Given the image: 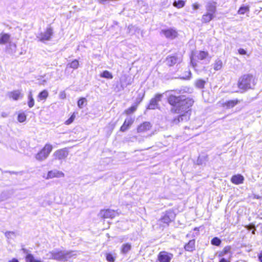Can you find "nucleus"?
<instances>
[{"label":"nucleus","instance_id":"52","mask_svg":"<svg viewBox=\"0 0 262 262\" xmlns=\"http://www.w3.org/2000/svg\"><path fill=\"white\" fill-rule=\"evenodd\" d=\"M46 82V81L45 80H44L43 81V83H42V84H44V83H45Z\"/></svg>","mask_w":262,"mask_h":262},{"label":"nucleus","instance_id":"51","mask_svg":"<svg viewBox=\"0 0 262 262\" xmlns=\"http://www.w3.org/2000/svg\"><path fill=\"white\" fill-rule=\"evenodd\" d=\"M194 230H198H198H199V228H196H196H195L194 229Z\"/></svg>","mask_w":262,"mask_h":262},{"label":"nucleus","instance_id":"45","mask_svg":"<svg viewBox=\"0 0 262 262\" xmlns=\"http://www.w3.org/2000/svg\"><path fill=\"white\" fill-rule=\"evenodd\" d=\"M128 127L125 125L124 124H123V125L121 126L120 128V130L122 132H124L126 130L128 129Z\"/></svg>","mask_w":262,"mask_h":262},{"label":"nucleus","instance_id":"7","mask_svg":"<svg viewBox=\"0 0 262 262\" xmlns=\"http://www.w3.org/2000/svg\"><path fill=\"white\" fill-rule=\"evenodd\" d=\"M163 94H156L154 98H152L147 107L148 109L155 110L158 108V102L161 101Z\"/></svg>","mask_w":262,"mask_h":262},{"label":"nucleus","instance_id":"20","mask_svg":"<svg viewBox=\"0 0 262 262\" xmlns=\"http://www.w3.org/2000/svg\"><path fill=\"white\" fill-rule=\"evenodd\" d=\"M10 36L8 34L2 33L0 35V44H6L10 41Z\"/></svg>","mask_w":262,"mask_h":262},{"label":"nucleus","instance_id":"28","mask_svg":"<svg viewBox=\"0 0 262 262\" xmlns=\"http://www.w3.org/2000/svg\"><path fill=\"white\" fill-rule=\"evenodd\" d=\"M28 105L30 108H32L34 105V100L33 98V95L31 91H30L28 94Z\"/></svg>","mask_w":262,"mask_h":262},{"label":"nucleus","instance_id":"49","mask_svg":"<svg viewBox=\"0 0 262 262\" xmlns=\"http://www.w3.org/2000/svg\"><path fill=\"white\" fill-rule=\"evenodd\" d=\"M258 258L260 262H262V253L259 255Z\"/></svg>","mask_w":262,"mask_h":262},{"label":"nucleus","instance_id":"22","mask_svg":"<svg viewBox=\"0 0 262 262\" xmlns=\"http://www.w3.org/2000/svg\"><path fill=\"white\" fill-rule=\"evenodd\" d=\"M214 17V15L206 12L205 14H204L202 16V22L205 23H208L210 20H211Z\"/></svg>","mask_w":262,"mask_h":262},{"label":"nucleus","instance_id":"8","mask_svg":"<svg viewBox=\"0 0 262 262\" xmlns=\"http://www.w3.org/2000/svg\"><path fill=\"white\" fill-rule=\"evenodd\" d=\"M64 177V173L61 171L57 169L50 170L48 172L46 177H43L46 180L51 179L55 178H63Z\"/></svg>","mask_w":262,"mask_h":262},{"label":"nucleus","instance_id":"31","mask_svg":"<svg viewBox=\"0 0 262 262\" xmlns=\"http://www.w3.org/2000/svg\"><path fill=\"white\" fill-rule=\"evenodd\" d=\"M100 77L107 79H112L113 76L111 72L108 71H104L100 74Z\"/></svg>","mask_w":262,"mask_h":262},{"label":"nucleus","instance_id":"54","mask_svg":"<svg viewBox=\"0 0 262 262\" xmlns=\"http://www.w3.org/2000/svg\"><path fill=\"white\" fill-rule=\"evenodd\" d=\"M139 103H140V101H139V102H138V103L137 104L138 105V104H139Z\"/></svg>","mask_w":262,"mask_h":262},{"label":"nucleus","instance_id":"55","mask_svg":"<svg viewBox=\"0 0 262 262\" xmlns=\"http://www.w3.org/2000/svg\"><path fill=\"white\" fill-rule=\"evenodd\" d=\"M139 103H140V101H139V102H138V103L137 104L138 105V104H139Z\"/></svg>","mask_w":262,"mask_h":262},{"label":"nucleus","instance_id":"33","mask_svg":"<svg viewBox=\"0 0 262 262\" xmlns=\"http://www.w3.org/2000/svg\"><path fill=\"white\" fill-rule=\"evenodd\" d=\"M205 81L202 79L197 80L195 83V86L199 89H203L204 87Z\"/></svg>","mask_w":262,"mask_h":262},{"label":"nucleus","instance_id":"37","mask_svg":"<svg viewBox=\"0 0 262 262\" xmlns=\"http://www.w3.org/2000/svg\"><path fill=\"white\" fill-rule=\"evenodd\" d=\"M54 253V250L49 252L46 254L45 256L44 257V258L46 259H53Z\"/></svg>","mask_w":262,"mask_h":262},{"label":"nucleus","instance_id":"16","mask_svg":"<svg viewBox=\"0 0 262 262\" xmlns=\"http://www.w3.org/2000/svg\"><path fill=\"white\" fill-rule=\"evenodd\" d=\"M244 177L241 174L234 175L231 177V181L235 185L243 184L244 181Z\"/></svg>","mask_w":262,"mask_h":262},{"label":"nucleus","instance_id":"46","mask_svg":"<svg viewBox=\"0 0 262 262\" xmlns=\"http://www.w3.org/2000/svg\"><path fill=\"white\" fill-rule=\"evenodd\" d=\"M238 52L241 55H245L246 54V51L243 49H240L238 50Z\"/></svg>","mask_w":262,"mask_h":262},{"label":"nucleus","instance_id":"30","mask_svg":"<svg viewBox=\"0 0 262 262\" xmlns=\"http://www.w3.org/2000/svg\"><path fill=\"white\" fill-rule=\"evenodd\" d=\"M231 251V247L230 246H226L225 247L223 251H221L219 254V256L220 257H222L224 255H225L226 254L230 253Z\"/></svg>","mask_w":262,"mask_h":262},{"label":"nucleus","instance_id":"19","mask_svg":"<svg viewBox=\"0 0 262 262\" xmlns=\"http://www.w3.org/2000/svg\"><path fill=\"white\" fill-rule=\"evenodd\" d=\"M180 59H178L174 56L167 57L166 60L167 64L169 66H172L178 62H180Z\"/></svg>","mask_w":262,"mask_h":262},{"label":"nucleus","instance_id":"10","mask_svg":"<svg viewBox=\"0 0 262 262\" xmlns=\"http://www.w3.org/2000/svg\"><path fill=\"white\" fill-rule=\"evenodd\" d=\"M174 215L172 212H167L160 220V224H163V226H168L174 219Z\"/></svg>","mask_w":262,"mask_h":262},{"label":"nucleus","instance_id":"9","mask_svg":"<svg viewBox=\"0 0 262 262\" xmlns=\"http://www.w3.org/2000/svg\"><path fill=\"white\" fill-rule=\"evenodd\" d=\"M69 151L67 148H62L61 149L55 151L53 156L55 159L63 160L65 159L68 156Z\"/></svg>","mask_w":262,"mask_h":262},{"label":"nucleus","instance_id":"50","mask_svg":"<svg viewBox=\"0 0 262 262\" xmlns=\"http://www.w3.org/2000/svg\"><path fill=\"white\" fill-rule=\"evenodd\" d=\"M60 98H65V94H60Z\"/></svg>","mask_w":262,"mask_h":262},{"label":"nucleus","instance_id":"35","mask_svg":"<svg viewBox=\"0 0 262 262\" xmlns=\"http://www.w3.org/2000/svg\"><path fill=\"white\" fill-rule=\"evenodd\" d=\"M137 106H138V104H136L135 105H133V106H131L129 108L125 110V113L126 114H130L131 113H134L137 110Z\"/></svg>","mask_w":262,"mask_h":262},{"label":"nucleus","instance_id":"12","mask_svg":"<svg viewBox=\"0 0 262 262\" xmlns=\"http://www.w3.org/2000/svg\"><path fill=\"white\" fill-rule=\"evenodd\" d=\"M99 215H100V217H102V218L113 219L117 215V213L113 210L106 209V210H101L99 213Z\"/></svg>","mask_w":262,"mask_h":262},{"label":"nucleus","instance_id":"3","mask_svg":"<svg viewBox=\"0 0 262 262\" xmlns=\"http://www.w3.org/2000/svg\"><path fill=\"white\" fill-rule=\"evenodd\" d=\"M76 256V252L74 251L54 249L53 259L65 262L70 261L73 258H75Z\"/></svg>","mask_w":262,"mask_h":262},{"label":"nucleus","instance_id":"48","mask_svg":"<svg viewBox=\"0 0 262 262\" xmlns=\"http://www.w3.org/2000/svg\"><path fill=\"white\" fill-rule=\"evenodd\" d=\"M8 262H19V261L17 259L13 258L12 259L9 260Z\"/></svg>","mask_w":262,"mask_h":262},{"label":"nucleus","instance_id":"23","mask_svg":"<svg viewBox=\"0 0 262 262\" xmlns=\"http://www.w3.org/2000/svg\"><path fill=\"white\" fill-rule=\"evenodd\" d=\"M49 93L48 92L45 90L39 93L37 96L38 101L45 100L48 97Z\"/></svg>","mask_w":262,"mask_h":262},{"label":"nucleus","instance_id":"44","mask_svg":"<svg viewBox=\"0 0 262 262\" xmlns=\"http://www.w3.org/2000/svg\"><path fill=\"white\" fill-rule=\"evenodd\" d=\"M106 259L108 261H114V258L111 254H107L106 256Z\"/></svg>","mask_w":262,"mask_h":262},{"label":"nucleus","instance_id":"4","mask_svg":"<svg viewBox=\"0 0 262 262\" xmlns=\"http://www.w3.org/2000/svg\"><path fill=\"white\" fill-rule=\"evenodd\" d=\"M52 145L46 144L43 148L36 155L35 158L36 160L41 161L46 159L52 151Z\"/></svg>","mask_w":262,"mask_h":262},{"label":"nucleus","instance_id":"25","mask_svg":"<svg viewBox=\"0 0 262 262\" xmlns=\"http://www.w3.org/2000/svg\"><path fill=\"white\" fill-rule=\"evenodd\" d=\"M132 248V246L129 243H126L122 245L121 249V252L123 254L127 253Z\"/></svg>","mask_w":262,"mask_h":262},{"label":"nucleus","instance_id":"5","mask_svg":"<svg viewBox=\"0 0 262 262\" xmlns=\"http://www.w3.org/2000/svg\"><path fill=\"white\" fill-rule=\"evenodd\" d=\"M173 257V255L165 251H161L157 256V260L155 262H170Z\"/></svg>","mask_w":262,"mask_h":262},{"label":"nucleus","instance_id":"34","mask_svg":"<svg viewBox=\"0 0 262 262\" xmlns=\"http://www.w3.org/2000/svg\"><path fill=\"white\" fill-rule=\"evenodd\" d=\"M27 116L24 113H19L18 115L17 120L19 122H24L26 120Z\"/></svg>","mask_w":262,"mask_h":262},{"label":"nucleus","instance_id":"27","mask_svg":"<svg viewBox=\"0 0 262 262\" xmlns=\"http://www.w3.org/2000/svg\"><path fill=\"white\" fill-rule=\"evenodd\" d=\"M223 67V62L221 59H217L213 64V67L214 70L218 71L222 69Z\"/></svg>","mask_w":262,"mask_h":262},{"label":"nucleus","instance_id":"14","mask_svg":"<svg viewBox=\"0 0 262 262\" xmlns=\"http://www.w3.org/2000/svg\"><path fill=\"white\" fill-rule=\"evenodd\" d=\"M7 96L9 98L16 101L19 99H21L23 97L24 95L21 93V90H17L9 92L7 94Z\"/></svg>","mask_w":262,"mask_h":262},{"label":"nucleus","instance_id":"13","mask_svg":"<svg viewBox=\"0 0 262 262\" xmlns=\"http://www.w3.org/2000/svg\"><path fill=\"white\" fill-rule=\"evenodd\" d=\"M53 29L51 28H48L44 33H40L37 37L40 41L49 40L53 34Z\"/></svg>","mask_w":262,"mask_h":262},{"label":"nucleus","instance_id":"18","mask_svg":"<svg viewBox=\"0 0 262 262\" xmlns=\"http://www.w3.org/2000/svg\"><path fill=\"white\" fill-rule=\"evenodd\" d=\"M151 125L149 122H145L140 124L137 128L138 133H143L150 129Z\"/></svg>","mask_w":262,"mask_h":262},{"label":"nucleus","instance_id":"24","mask_svg":"<svg viewBox=\"0 0 262 262\" xmlns=\"http://www.w3.org/2000/svg\"><path fill=\"white\" fill-rule=\"evenodd\" d=\"M195 242L194 240L190 241L185 246V249L188 251H192L194 249Z\"/></svg>","mask_w":262,"mask_h":262},{"label":"nucleus","instance_id":"6","mask_svg":"<svg viewBox=\"0 0 262 262\" xmlns=\"http://www.w3.org/2000/svg\"><path fill=\"white\" fill-rule=\"evenodd\" d=\"M161 34L169 39H173L178 36V33L177 30L174 28H169L162 29L161 32Z\"/></svg>","mask_w":262,"mask_h":262},{"label":"nucleus","instance_id":"53","mask_svg":"<svg viewBox=\"0 0 262 262\" xmlns=\"http://www.w3.org/2000/svg\"><path fill=\"white\" fill-rule=\"evenodd\" d=\"M252 233H253V234H255V231H254V230H253V231H252Z\"/></svg>","mask_w":262,"mask_h":262},{"label":"nucleus","instance_id":"1","mask_svg":"<svg viewBox=\"0 0 262 262\" xmlns=\"http://www.w3.org/2000/svg\"><path fill=\"white\" fill-rule=\"evenodd\" d=\"M168 102L171 105V112L173 113L182 114L178 118L173 120V123H178L189 119V108L192 105V99L186 98L185 96H176L170 94L168 97Z\"/></svg>","mask_w":262,"mask_h":262},{"label":"nucleus","instance_id":"2","mask_svg":"<svg viewBox=\"0 0 262 262\" xmlns=\"http://www.w3.org/2000/svg\"><path fill=\"white\" fill-rule=\"evenodd\" d=\"M256 81L253 76L249 74H245L239 78L237 82V88L233 86L234 92L243 93L249 89L254 88Z\"/></svg>","mask_w":262,"mask_h":262},{"label":"nucleus","instance_id":"42","mask_svg":"<svg viewBox=\"0 0 262 262\" xmlns=\"http://www.w3.org/2000/svg\"><path fill=\"white\" fill-rule=\"evenodd\" d=\"M200 5L198 3H195L192 5V7L193 10H196L199 9Z\"/></svg>","mask_w":262,"mask_h":262},{"label":"nucleus","instance_id":"29","mask_svg":"<svg viewBox=\"0 0 262 262\" xmlns=\"http://www.w3.org/2000/svg\"><path fill=\"white\" fill-rule=\"evenodd\" d=\"M249 11L250 8L249 6H242L239 8V10L237 11V13L238 14L242 15L246 13L249 12Z\"/></svg>","mask_w":262,"mask_h":262},{"label":"nucleus","instance_id":"43","mask_svg":"<svg viewBox=\"0 0 262 262\" xmlns=\"http://www.w3.org/2000/svg\"><path fill=\"white\" fill-rule=\"evenodd\" d=\"M14 234V233L13 232H6L5 233V235L7 237L9 238L11 237L12 235H13Z\"/></svg>","mask_w":262,"mask_h":262},{"label":"nucleus","instance_id":"11","mask_svg":"<svg viewBox=\"0 0 262 262\" xmlns=\"http://www.w3.org/2000/svg\"><path fill=\"white\" fill-rule=\"evenodd\" d=\"M209 56V54L207 52L205 51H200L196 56L193 55L191 58V63L192 66L194 68L196 63L195 62V58H197L199 60H203L206 59Z\"/></svg>","mask_w":262,"mask_h":262},{"label":"nucleus","instance_id":"32","mask_svg":"<svg viewBox=\"0 0 262 262\" xmlns=\"http://www.w3.org/2000/svg\"><path fill=\"white\" fill-rule=\"evenodd\" d=\"M68 66L73 69H77L79 67V62L77 60L75 59L71 63H69Z\"/></svg>","mask_w":262,"mask_h":262},{"label":"nucleus","instance_id":"38","mask_svg":"<svg viewBox=\"0 0 262 262\" xmlns=\"http://www.w3.org/2000/svg\"><path fill=\"white\" fill-rule=\"evenodd\" d=\"M85 102H86V99L85 98H80L78 101V102H77V104H78V107L80 108H82L83 107V105H84V104L85 103Z\"/></svg>","mask_w":262,"mask_h":262},{"label":"nucleus","instance_id":"47","mask_svg":"<svg viewBox=\"0 0 262 262\" xmlns=\"http://www.w3.org/2000/svg\"><path fill=\"white\" fill-rule=\"evenodd\" d=\"M220 262H230V261L226 260V259L225 258H222V259H221V260H220Z\"/></svg>","mask_w":262,"mask_h":262},{"label":"nucleus","instance_id":"15","mask_svg":"<svg viewBox=\"0 0 262 262\" xmlns=\"http://www.w3.org/2000/svg\"><path fill=\"white\" fill-rule=\"evenodd\" d=\"M206 9L207 11V13L214 15L216 11V3L208 2L206 6Z\"/></svg>","mask_w":262,"mask_h":262},{"label":"nucleus","instance_id":"17","mask_svg":"<svg viewBox=\"0 0 262 262\" xmlns=\"http://www.w3.org/2000/svg\"><path fill=\"white\" fill-rule=\"evenodd\" d=\"M239 102V101L236 99L234 100H231L224 102L222 104L223 106L226 109H229L233 107Z\"/></svg>","mask_w":262,"mask_h":262},{"label":"nucleus","instance_id":"39","mask_svg":"<svg viewBox=\"0 0 262 262\" xmlns=\"http://www.w3.org/2000/svg\"><path fill=\"white\" fill-rule=\"evenodd\" d=\"M221 243V241L217 237H214L211 240V244L213 245L219 246Z\"/></svg>","mask_w":262,"mask_h":262},{"label":"nucleus","instance_id":"21","mask_svg":"<svg viewBox=\"0 0 262 262\" xmlns=\"http://www.w3.org/2000/svg\"><path fill=\"white\" fill-rule=\"evenodd\" d=\"M185 0H175L173 3V6L178 9H181L185 5Z\"/></svg>","mask_w":262,"mask_h":262},{"label":"nucleus","instance_id":"36","mask_svg":"<svg viewBox=\"0 0 262 262\" xmlns=\"http://www.w3.org/2000/svg\"><path fill=\"white\" fill-rule=\"evenodd\" d=\"M134 121V119L133 118L130 117L127 118L125 120L123 124L129 127L133 123Z\"/></svg>","mask_w":262,"mask_h":262},{"label":"nucleus","instance_id":"41","mask_svg":"<svg viewBox=\"0 0 262 262\" xmlns=\"http://www.w3.org/2000/svg\"><path fill=\"white\" fill-rule=\"evenodd\" d=\"M75 118V115L73 114L70 118H69L66 121L65 124L66 125H69L71 124L74 120Z\"/></svg>","mask_w":262,"mask_h":262},{"label":"nucleus","instance_id":"26","mask_svg":"<svg viewBox=\"0 0 262 262\" xmlns=\"http://www.w3.org/2000/svg\"><path fill=\"white\" fill-rule=\"evenodd\" d=\"M26 262H43L40 259L36 258L32 254H28L26 257Z\"/></svg>","mask_w":262,"mask_h":262},{"label":"nucleus","instance_id":"40","mask_svg":"<svg viewBox=\"0 0 262 262\" xmlns=\"http://www.w3.org/2000/svg\"><path fill=\"white\" fill-rule=\"evenodd\" d=\"M136 29H137V28L135 26H133V25H129L128 27V33L129 34H133L134 33V32H135Z\"/></svg>","mask_w":262,"mask_h":262}]
</instances>
